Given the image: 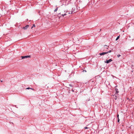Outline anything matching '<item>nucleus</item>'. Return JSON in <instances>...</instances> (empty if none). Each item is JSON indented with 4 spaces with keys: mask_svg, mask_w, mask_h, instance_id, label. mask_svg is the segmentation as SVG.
<instances>
[{
    "mask_svg": "<svg viewBox=\"0 0 134 134\" xmlns=\"http://www.w3.org/2000/svg\"><path fill=\"white\" fill-rule=\"evenodd\" d=\"M119 115L118 114V115H117V117H118V118H119Z\"/></svg>",
    "mask_w": 134,
    "mask_h": 134,
    "instance_id": "obj_15",
    "label": "nucleus"
},
{
    "mask_svg": "<svg viewBox=\"0 0 134 134\" xmlns=\"http://www.w3.org/2000/svg\"><path fill=\"white\" fill-rule=\"evenodd\" d=\"M68 14H70V13H69Z\"/></svg>",
    "mask_w": 134,
    "mask_h": 134,
    "instance_id": "obj_19",
    "label": "nucleus"
},
{
    "mask_svg": "<svg viewBox=\"0 0 134 134\" xmlns=\"http://www.w3.org/2000/svg\"><path fill=\"white\" fill-rule=\"evenodd\" d=\"M1 81L2 82V81Z\"/></svg>",
    "mask_w": 134,
    "mask_h": 134,
    "instance_id": "obj_18",
    "label": "nucleus"
},
{
    "mask_svg": "<svg viewBox=\"0 0 134 134\" xmlns=\"http://www.w3.org/2000/svg\"><path fill=\"white\" fill-rule=\"evenodd\" d=\"M108 47H109L108 46H107L106 45H104V49L105 48L107 49Z\"/></svg>",
    "mask_w": 134,
    "mask_h": 134,
    "instance_id": "obj_5",
    "label": "nucleus"
},
{
    "mask_svg": "<svg viewBox=\"0 0 134 134\" xmlns=\"http://www.w3.org/2000/svg\"><path fill=\"white\" fill-rule=\"evenodd\" d=\"M66 15V14H62V15L63 16V17H64V16Z\"/></svg>",
    "mask_w": 134,
    "mask_h": 134,
    "instance_id": "obj_11",
    "label": "nucleus"
},
{
    "mask_svg": "<svg viewBox=\"0 0 134 134\" xmlns=\"http://www.w3.org/2000/svg\"><path fill=\"white\" fill-rule=\"evenodd\" d=\"M35 24H33V25H32V27H31V29H32V28L33 27H35Z\"/></svg>",
    "mask_w": 134,
    "mask_h": 134,
    "instance_id": "obj_9",
    "label": "nucleus"
},
{
    "mask_svg": "<svg viewBox=\"0 0 134 134\" xmlns=\"http://www.w3.org/2000/svg\"><path fill=\"white\" fill-rule=\"evenodd\" d=\"M79 41V40H78L76 41Z\"/></svg>",
    "mask_w": 134,
    "mask_h": 134,
    "instance_id": "obj_17",
    "label": "nucleus"
},
{
    "mask_svg": "<svg viewBox=\"0 0 134 134\" xmlns=\"http://www.w3.org/2000/svg\"><path fill=\"white\" fill-rule=\"evenodd\" d=\"M111 52V51L110 50L109 51L107 52H103L101 53H99V54L100 55H102L106 54L108 53H110Z\"/></svg>",
    "mask_w": 134,
    "mask_h": 134,
    "instance_id": "obj_1",
    "label": "nucleus"
},
{
    "mask_svg": "<svg viewBox=\"0 0 134 134\" xmlns=\"http://www.w3.org/2000/svg\"><path fill=\"white\" fill-rule=\"evenodd\" d=\"M29 25H27L25 27H23V29L25 30L26 29H27V28H28L29 27Z\"/></svg>",
    "mask_w": 134,
    "mask_h": 134,
    "instance_id": "obj_4",
    "label": "nucleus"
},
{
    "mask_svg": "<svg viewBox=\"0 0 134 134\" xmlns=\"http://www.w3.org/2000/svg\"><path fill=\"white\" fill-rule=\"evenodd\" d=\"M112 61L111 59H110L108 60H107L106 61H105V63H108L110 62H111Z\"/></svg>",
    "mask_w": 134,
    "mask_h": 134,
    "instance_id": "obj_3",
    "label": "nucleus"
},
{
    "mask_svg": "<svg viewBox=\"0 0 134 134\" xmlns=\"http://www.w3.org/2000/svg\"><path fill=\"white\" fill-rule=\"evenodd\" d=\"M120 37V36H118L116 39V41Z\"/></svg>",
    "mask_w": 134,
    "mask_h": 134,
    "instance_id": "obj_7",
    "label": "nucleus"
},
{
    "mask_svg": "<svg viewBox=\"0 0 134 134\" xmlns=\"http://www.w3.org/2000/svg\"><path fill=\"white\" fill-rule=\"evenodd\" d=\"M67 12V11H64V13H66Z\"/></svg>",
    "mask_w": 134,
    "mask_h": 134,
    "instance_id": "obj_16",
    "label": "nucleus"
},
{
    "mask_svg": "<svg viewBox=\"0 0 134 134\" xmlns=\"http://www.w3.org/2000/svg\"><path fill=\"white\" fill-rule=\"evenodd\" d=\"M31 89L32 90H34V89L33 88H30V87H28V88H26V89Z\"/></svg>",
    "mask_w": 134,
    "mask_h": 134,
    "instance_id": "obj_6",
    "label": "nucleus"
},
{
    "mask_svg": "<svg viewBox=\"0 0 134 134\" xmlns=\"http://www.w3.org/2000/svg\"><path fill=\"white\" fill-rule=\"evenodd\" d=\"M57 9H58V8H57L56 9H55V10H54V12H56L57 11Z\"/></svg>",
    "mask_w": 134,
    "mask_h": 134,
    "instance_id": "obj_10",
    "label": "nucleus"
},
{
    "mask_svg": "<svg viewBox=\"0 0 134 134\" xmlns=\"http://www.w3.org/2000/svg\"><path fill=\"white\" fill-rule=\"evenodd\" d=\"M118 90L117 89H115V91L116 92V93H118L119 92L118 91Z\"/></svg>",
    "mask_w": 134,
    "mask_h": 134,
    "instance_id": "obj_8",
    "label": "nucleus"
},
{
    "mask_svg": "<svg viewBox=\"0 0 134 134\" xmlns=\"http://www.w3.org/2000/svg\"><path fill=\"white\" fill-rule=\"evenodd\" d=\"M30 55H27L25 56H22L21 57L22 59H25L27 58H30Z\"/></svg>",
    "mask_w": 134,
    "mask_h": 134,
    "instance_id": "obj_2",
    "label": "nucleus"
},
{
    "mask_svg": "<svg viewBox=\"0 0 134 134\" xmlns=\"http://www.w3.org/2000/svg\"><path fill=\"white\" fill-rule=\"evenodd\" d=\"M121 56V55L120 54L117 55V57L118 58L120 56Z\"/></svg>",
    "mask_w": 134,
    "mask_h": 134,
    "instance_id": "obj_12",
    "label": "nucleus"
},
{
    "mask_svg": "<svg viewBox=\"0 0 134 134\" xmlns=\"http://www.w3.org/2000/svg\"><path fill=\"white\" fill-rule=\"evenodd\" d=\"M88 128L87 127H86L84 128L85 129H87Z\"/></svg>",
    "mask_w": 134,
    "mask_h": 134,
    "instance_id": "obj_14",
    "label": "nucleus"
},
{
    "mask_svg": "<svg viewBox=\"0 0 134 134\" xmlns=\"http://www.w3.org/2000/svg\"><path fill=\"white\" fill-rule=\"evenodd\" d=\"M119 121H120V120L119 119V118H118V122H119Z\"/></svg>",
    "mask_w": 134,
    "mask_h": 134,
    "instance_id": "obj_13",
    "label": "nucleus"
}]
</instances>
